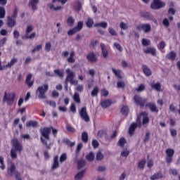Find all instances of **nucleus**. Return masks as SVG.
Instances as JSON below:
<instances>
[{"label":"nucleus","instance_id":"obj_61","mask_svg":"<svg viewBox=\"0 0 180 180\" xmlns=\"http://www.w3.org/2000/svg\"><path fill=\"white\" fill-rule=\"evenodd\" d=\"M92 146L94 148H98L99 147V142L96 139L92 141Z\"/></svg>","mask_w":180,"mask_h":180},{"label":"nucleus","instance_id":"obj_28","mask_svg":"<svg viewBox=\"0 0 180 180\" xmlns=\"http://www.w3.org/2000/svg\"><path fill=\"white\" fill-rule=\"evenodd\" d=\"M62 141L63 144H66L68 147H74V146H75V142H72L71 141H70V139H68V138L63 139Z\"/></svg>","mask_w":180,"mask_h":180},{"label":"nucleus","instance_id":"obj_45","mask_svg":"<svg viewBox=\"0 0 180 180\" xmlns=\"http://www.w3.org/2000/svg\"><path fill=\"white\" fill-rule=\"evenodd\" d=\"M54 72L58 75L60 78H64V72L60 70V69L54 70Z\"/></svg>","mask_w":180,"mask_h":180},{"label":"nucleus","instance_id":"obj_48","mask_svg":"<svg viewBox=\"0 0 180 180\" xmlns=\"http://www.w3.org/2000/svg\"><path fill=\"white\" fill-rule=\"evenodd\" d=\"M8 172H10L11 176H13V174H15V172L16 171V167H15V165H11L10 168L8 169Z\"/></svg>","mask_w":180,"mask_h":180},{"label":"nucleus","instance_id":"obj_24","mask_svg":"<svg viewBox=\"0 0 180 180\" xmlns=\"http://www.w3.org/2000/svg\"><path fill=\"white\" fill-rule=\"evenodd\" d=\"M166 58L170 61H175V58H176V53L172 51L166 56Z\"/></svg>","mask_w":180,"mask_h":180},{"label":"nucleus","instance_id":"obj_5","mask_svg":"<svg viewBox=\"0 0 180 180\" xmlns=\"http://www.w3.org/2000/svg\"><path fill=\"white\" fill-rule=\"evenodd\" d=\"M82 27H84V22L82 21H79L76 27L68 30V36H74L75 33H78V32H80V30H82Z\"/></svg>","mask_w":180,"mask_h":180},{"label":"nucleus","instance_id":"obj_50","mask_svg":"<svg viewBox=\"0 0 180 180\" xmlns=\"http://www.w3.org/2000/svg\"><path fill=\"white\" fill-rule=\"evenodd\" d=\"M150 44H151V41H150V39H147L145 38L142 39V46L147 47V46H150Z\"/></svg>","mask_w":180,"mask_h":180},{"label":"nucleus","instance_id":"obj_34","mask_svg":"<svg viewBox=\"0 0 180 180\" xmlns=\"http://www.w3.org/2000/svg\"><path fill=\"white\" fill-rule=\"evenodd\" d=\"M86 159L87 161L92 162L94 160H95V154H94L92 152H90L88 155H86Z\"/></svg>","mask_w":180,"mask_h":180},{"label":"nucleus","instance_id":"obj_57","mask_svg":"<svg viewBox=\"0 0 180 180\" xmlns=\"http://www.w3.org/2000/svg\"><path fill=\"white\" fill-rule=\"evenodd\" d=\"M51 50V43L50 42H47L46 44H45V51L49 53L50 52V51Z\"/></svg>","mask_w":180,"mask_h":180},{"label":"nucleus","instance_id":"obj_15","mask_svg":"<svg viewBox=\"0 0 180 180\" xmlns=\"http://www.w3.org/2000/svg\"><path fill=\"white\" fill-rule=\"evenodd\" d=\"M86 60L90 63H96V61H98V57H96V54H95V53L91 52L87 54Z\"/></svg>","mask_w":180,"mask_h":180},{"label":"nucleus","instance_id":"obj_19","mask_svg":"<svg viewBox=\"0 0 180 180\" xmlns=\"http://www.w3.org/2000/svg\"><path fill=\"white\" fill-rule=\"evenodd\" d=\"M60 167V162L58 161V155H55L53 157V163L51 169H57Z\"/></svg>","mask_w":180,"mask_h":180},{"label":"nucleus","instance_id":"obj_23","mask_svg":"<svg viewBox=\"0 0 180 180\" xmlns=\"http://www.w3.org/2000/svg\"><path fill=\"white\" fill-rule=\"evenodd\" d=\"M101 49L103 57L104 58H106V57H108L109 53L108 52V49H106V46L105 45V44H103V43L101 44Z\"/></svg>","mask_w":180,"mask_h":180},{"label":"nucleus","instance_id":"obj_56","mask_svg":"<svg viewBox=\"0 0 180 180\" xmlns=\"http://www.w3.org/2000/svg\"><path fill=\"white\" fill-rule=\"evenodd\" d=\"M41 49H43L41 44H39L32 50V53H36V51H40Z\"/></svg>","mask_w":180,"mask_h":180},{"label":"nucleus","instance_id":"obj_18","mask_svg":"<svg viewBox=\"0 0 180 180\" xmlns=\"http://www.w3.org/2000/svg\"><path fill=\"white\" fill-rule=\"evenodd\" d=\"M142 71L146 77H150V75H153V72L146 65H142Z\"/></svg>","mask_w":180,"mask_h":180},{"label":"nucleus","instance_id":"obj_1","mask_svg":"<svg viewBox=\"0 0 180 180\" xmlns=\"http://www.w3.org/2000/svg\"><path fill=\"white\" fill-rule=\"evenodd\" d=\"M51 130L53 137H57L58 130L54 129L53 127H44L40 129V133L41 135L40 141L43 146H44L48 150H51V147L47 143V141H50V134H51Z\"/></svg>","mask_w":180,"mask_h":180},{"label":"nucleus","instance_id":"obj_3","mask_svg":"<svg viewBox=\"0 0 180 180\" xmlns=\"http://www.w3.org/2000/svg\"><path fill=\"white\" fill-rule=\"evenodd\" d=\"M66 73L68 74L66 79H65V84H71V85H78V80L74 79L75 78V73L71 70V69H67Z\"/></svg>","mask_w":180,"mask_h":180},{"label":"nucleus","instance_id":"obj_41","mask_svg":"<svg viewBox=\"0 0 180 180\" xmlns=\"http://www.w3.org/2000/svg\"><path fill=\"white\" fill-rule=\"evenodd\" d=\"M86 162L84 160H80L77 162V168L81 169V168H84L85 167Z\"/></svg>","mask_w":180,"mask_h":180},{"label":"nucleus","instance_id":"obj_7","mask_svg":"<svg viewBox=\"0 0 180 180\" xmlns=\"http://www.w3.org/2000/svg\"><path fill=\"white\" fill-rule=\"evenodd\" d=\"M134 101L136 105H139L141 106V108H144L146 106V103H147V99L146 98H143L139 95H135L134 96Z\"/></svg>","mask_w":180,"mask_h":180},{"label":"nucleus","instance_id":"obj_49","mask_svg":"<svg viewBox=\"0 0 180 180\" xmlns=\"http://www.w3.org/2000/svg\"><path fill=\"white\" fill-rule=\"evenodd\" d=\"M98 94H99V87L96 86L91 91V96H98Z\"/></svg>","mask_w":180,"mask_h":180},{"label":"nucleus","instance_id":"obj_25","mask_svg":"<svg viewBox=\"0 0 180 180\" xmlns=\"http://www.w3.org/2000/svg\"><path fill=\"white\" fill-rule=\"evenodd\" d=\"M101 105L103 109H106V108H109L112 105V101L109 99L104 100L101 101Z\"/></svg>","mask_w":180,"mask_h":180},{"label":"nucleus","instance_id":"obj_58","mask_svg":"<svg viewBox=\"0 0 180 180\" xmlns=\"http://www.w3.org/2000/svg\"><path fill=\"white\" fill-rule=\"evenodd\" d=\"M96 160L97 161H102L103 160V155L101 152H98L96 154Z\"/></svg>","mask_w":180,"mask_h":180},{"label":"nucleus","instance_id":"obj_8","mask_svg":"<svg viewBox=\"0 0 180 180\" xmlns=\"http://www.w3.org/2000/svg\"><path fill=\"white\" fill-rule=\"evenodd\" d=\"M164 6H165V4L162 1H160V0H153L150 4L151 9H154L155 11L161 9Z\"/></svg>","mask_w":180,"mask_h":180},{"label":"nucleus","instance_id":"obj_51","mask_svg":"<svg viewBox=\"0 0 180 180\" xmlns=\"http://www.w3.org/2000/svg\"><path fill=\"white\" fill-rule=\"evenodd\" d=\"M121 113L122 115H127V113H129V107H127V105H124L121 108Z\"/></svg>","mask_w":180,"mask_h":180},{"label":"nucleus","instance_id":"obj_54","mask_svg":"<svg viewBox=\"0 0 180 180\" xmlns=\"http://www.w3.org/2000/svg\"><path fill=\"white\" fill-rule=\"evenodd\" d=\"M59 161L60 163L67 161V153H63L60 157Z\"/></svg>","mask_w":180,"mask_h":180},{"label":"nucleus","instance_id":"obj_4","mask_svg":"<svg viewBox=\"0 0 180 180\" xmlns=\"http://www.w3.org/2000/svg\"><path fill=\"white\" fill-rule=\"evenodd\" d=\"M49 91V84H45L37 88V92L39 99H46V92Z\"/></svg>","mask_w":180,"mask_h":180},{"label":"nucleus","instance_id":"obj_53","mask_svg":"<svg viewBox=\"0 0 180 180\" xmlns=\"http://www.w3.org/2000/svg\"><path fill=\"white\" fill-rule=\"evenodd\" d=\"M17 150H14L13 148L11 150V156L13 160H16L18 158V153H16Z\"/></svg>","mask_w":180,"mask_h":180},{"label":"nucleus","instance_id":"obj_30","mask_svg":"<svg viewBox=\"0 0 180 180\" xmlns=\"http://www.w3.org/2000/svg\"><path fill=\"white\" fill-rule=\"evenodd\" d=\"M162 178V173H161V172L155 173L153 175L150 176L151 180L161 179Z\"/></svg>","mask_w":180,"mask_h":180},{"label":"nucleus","instance_id":"obj_27","mask_svg":"<svg viewBox=\"0 0 180 180\" xmlns=\"http://www.w3.org/2000/svg\"><path fill=\"white\" fill-rule=\"evenodd\" d=\"M74 57H75V51H72L70 53V57L67 59L68 63L70 64L75 63V58Z\"/></svg>","mask_w":180,"mask_h":180},{"label":"nucleus","instance_id":"obj_16","mask_svg":"<svg viewBox=\"0 0 180 180\" xmlns=\"http://www.w3.org/2000/svg\"><path fill=\"white\" fill-rule=\"evenodd\" d=\"M146 108H148L150 112H155V113H158V108H157V105H155V103H148L146 104Z\"/></svg>","mask_w":180,"mask_h":180},{"label":"nucleus","instance_id":"obj_10","mask_svg":"<svg viewBox=\"0 0 180 180\" xmlns=\"http://www.w3.org/2000/svg\"><path fill=\"white\" fill-rule=\"evenodd\" d=\"M12 144H13L14 150L18 151V153H22L23 150V146H22V143L19 142V140H18V139H13Z\"/></svg>","mask_w":180,"mask_h":180},{"label":"nucleus","instance_id":"obj_64","mask_svg":"<svg viewBox=\"0 0 180 180\" xmlns=\"http://www.w3.org/2000/svg\"><path fill=\"white\" fill-rule=\"evenodd\" d=\"M117 88H124V86H126V84L124 82H117Z\"/></svg>","mask_w":180,"mask_h":180},{"label":"nucleus","instance_id":"obj_62","mask_svg":"<svg viewBox=\"0 0 180 180\" xmlns=\"http://www.w3.org/2000/svg\"><path fill=\"white\" fill-rule=\"evenodd\" d=\"M165 46H166L165 41H162L160 43V46H158V49L159 50H163V49H165Z\"/></svg>","mask_w":180,"mask_h":180},{"label":"nucleus","instance_id":"obj_13","mask_svg":"<svg viewBox=\"0 0 180 180\" xmlns=\"http://www.w3.org/2000/svg\"><path fill=\"white\" fill-rule=\"evenodd\" d=\"M143 53L145 54H151V56L155 57L157 56V49L155 47H147L143 49Z\"/></svg>","mask_w":180,"mask_h":180},{"label":"nucleus","instance_id":"obj_46","mask_svg":"<svg viewBox=\"0 0 180 180\" xmlns=\"http://www.w3.org/2000/svg\"><path fill=\"white\" fill-rule=\"evenodd\" d=\"M66 130L67 131H68L69 133H75V131H77V130L75 129V128H74L72 126L70 125V124H67L66 125Z\"/></svg>","mask_w":180,"mask_h":180},{"label":"nucleus","instance_id":"obj_55","mask_svg":"<svg viewBox=\"0 0 180 180\" xmlns=\"http://www.w3.org/2000/svg\"><path fill=\"white\" fill-rule=\"evenodd\" d=\"M18 8L15 7L14 11L13 12V14L11 15V18H12V19H16V18L18 17Z\"/></svg>","mask_w":180,"mask_h":180},{"label":"nucleus","instance_id":"obj_60","mask_svg":"<svg viewBox=\"0 0 180 180\" xmlns=\"http://www.w3.org/2000/svg\"><path fill=\"white\" fill-rule=\"evenodd\" d=\"M142 17L146 19L147 20H150V19H151V14H150V13H144L142 15Z\"/></svg>","mask_w":180,"mask_h":180},{"label":"nucleus","instance_id":"obj_11","mask_svg":"<svg viewBox=\"0 0 180 180\" xmlns=\"http://www.w3.org/2000/svg\"><path fill=\"white\" fill-rule=\"evenodd\" d=\"M80 117L84 120V122H89L91 119L89 118V115H88V112H86V107H82L79 111Z\"/></svg>","mask_w":180,"mask_h":180},{"label":"nucleus","instance_id":"obj_35","mask_svg":"<svg viewBox=\"0 0 180 180\" xmlns=\"http://www.w3.org/2000/svg\"><path fill=\"white\" fill-rule=\"evenodd\" d=\"M89 140L88 132L84 131L82 133V141L83 143H86Z\"/></svg>","mask_w":180,"mask_h":180},{"label":"nucleus","instance_id":"obj_9","mask_svg":"<svg viewBox=\"0 0 180 180\" xmlns=\"http://www.w3.org/2000/svg\"><path fill=\"white\" fill-rule=\"evenodd\" d=\"M136 30L139 32L143 30L144 33H150L151 32V25L150 24H139L136 27Z\"/></svg>","mask_w":180,"mask_h":180},{"label":"nucleus","instance_id":"obj_12","mask_svg":"<svg viewBox=\"0 0 180 180\" xmlns=\"http://www.w3.org/2000/svg\"><path fill=\"white\" fill-rule=\"evenodd\" d=\"M33 32V26L29 25L27 27L25 38V39H34L36 37V32H32L30 35L29 34Z\"/></svg>","mask_w":180,"mask_h":180},{"label":"nucleus","instance_id":"obj_44","mask_svg":"<svg viewBox=\"0 0 180 180\" xmlns=\"http://www.w3.org/2000/svg\"><path fill=\"white\" fill-rule=\"evenodd\" d=\"M126 139L122 137L118 141L117 146H119L120 147H124V144H126Z\"/></svg>","mask_w":180,"mask_h":180},{"label":"nucleus","instance_id":"obj_6","mask_svg":"<svg viewBox=\"0 0 180 180\" xmlns=\"http://www.w3.org/2000/svg\"><path fill=\"white\" fill-rule=\"evenodd\" d=\"M166 153V162L167 164H171V162H172V158H174V154H175V150H174V149L172 148H167L165 150Z\"/></svg>","mask_w":180,"mask_h":180},{"label":"nucleus","instance_id":"obj_36","mask_svg":"<svg viewBox=\"0 0 180 180\" xmlns=\"http://www.w3.org/2000/svg\"><path fill=\"white\" fill-rule=\"evenodd\" d=\"M49 9H51V11H61V9H63V6H58L56 7L54 6V4H49Z\"/></svg>","mask_w":180,"mask_h":180},{"label":"nucleus","instance_id":"obj_47","mask_svg":"<svg viewBox=\"0 0 180 180\" xmlns=\"http://www.w3.org/2000/svg\"><path fill=\"white\" fill-rule=\"evenodd\" d=\"M73 100L76 103H81V98H79V94L78 93H75Z\"/></svg>","mask_w":180,"mask_h":180},{"label":"nucleus","instance_id":"obj_20","mask_svg":"<svg viewBox=\"0 0 180 180\" xmlns=\"http://www.w3.org/2000/svg\"><path fill=\"white\" fill-rule=\"evenodd\" d=\"M39 0H30L29 6H31L32 11L37 9V5H39Z\"/></svg>","mask_w":180,"mask_h":180},{"label":"nucleus","instance_id":"obj_21","mask_svg":"<svg viewBox=\"0 0 180 180\" xmlns=\"http://www.w3.org/2000/svg\"><path fill=\"white\" fill-rule=\"evenodd\" d=\"M32 77H33V75H32V73H30L27 75L26 79H25V84H27L29 88H32V86H33L34 82L31 81Z\"/></svg>","mask_w":180,"mask_h":180},{"label":"nucleus","instance_id":"obj_40","mask_svg":"<svg viewBox=\"0 0 180 180\" xmlns=\"http://www.w3.org/2000/svg\"><path fill=\"white\" fill-rule=\"evenodd\" d=\"M146 166V159H142L138 163V168L139 169H144V167Z\"/></svg>","mask_w":180,"mask_h":180},{"label":"nucleus","instance_id":"obj_17","mask_svg":"<svg viewBox=\"0 0 180 180\" xmlns=\"http://www.w3.org/2000/svg\"><path fill=\"white\" fill-rule=\"evenodd\" d=\"M141 116H143L142 120V124L144 126L150 122V118L148 117V114L146 112H141L140 113Z\"/></svg>","mask_w":180,"mask_h":180},{"label":"nucleus","instance_id":"obj_14","mask_svg":"<svg viewBox=\"0 0 180 180\" xmlns=\"http://www.w3.org/2000/svg\"><path fill=\"white\" fill-rule=\"evenodd\" d=\"M7 26L12 29V27H15L16 26V19L12 18L11 15L7 16Z\"/></svg>","mask_w":180,"mask_h":180},{"label":"nucleus","instance_id":"obj_22","mask_svg":"<svg viewBox=\"0 0 180 180\" xmlns=\"http://www.w3.org/2000/svg\"><path fill=\"white\" fill-rule=\"evenodd\" d=\"M137 127H139L137 126V124L136 122H134L130 125L129 128V136H133V134H134V131H136V129H137Z\"/></svg>","mask_w":180,"mask_h":180},{"label":"nucleus","instance_id":"obj_43","mask_svg":"<svg viewBox=\"0 0 180 180\" xmlns=\"http://www.w3.org/2000/svg\"><path fill=\"white\" fill-rule=\"evenodd\" d=\"M86 25L87 26V27L91 29V27L94 26V20L91 18H89L87 19V21L86 22Z\"/></svg>","mask_w":180,"mask_h":180},{"label":"nucleus","instance_id":"obj_26","mask_svg":"<svg viewBox=\"0 0 180 180\" xmlns=\"http://www.w3.org/2000/svg\"><path fill=\"white\" fill-rule=\"evenodd\" d=\"M39 126V122L34 120H30L26 124V127L37 128Z\"/></svg>","mask_w":180,"mask_h":180},{"label":"nucleus","instance_id":"obj_39","mask_svg":"<svg viewBox=\"0 0 180 180\" xmlns=\"http://www.w3.org/2000/svg\"><path fill=\"white\" fill-rule=\"evenodd\" d=\"M75 4L76 5L75 6V11L79 12L81 11V8H82V4H81V1H79V0H77Z\"/></svg>","mask_w":180,"mask_h":180},{"label":"nucleus","instance_id":"obj_37","mask_svg":"<svg viewBox=\"0 0 180 180\" xmlns=\"http://www.w3.org/2000/svg\"><path fill=\"white\" fill-rule=\"evenodd\" d=\"M67 25L69 26H74V23H75V19L72 18V16L68 17L66 20Z\"/></svg>","mask_w":180,"mask_h":180},{"label":"nucleus","instance_id":"obj_31","mask_svg":"<svg viewBox=\"0 0 180 180\" xmlns=\"http://www.w3.org/2000/svg\"><path fill=\"white\" fill-rule=\"evenodd\" d=\"M151 89H155L158 92H161V83L157 82L155 84H151Z\"/></svg>","mask_w":180,"mask_h":180},{"label":"nucleus","instance_id":"obj_33","mask_svg":"<svg viewBox=\"0 0 180 180\" xmlns=\"http://www.w3.org/2000/svg\"><path fill=\"white\" fill-rule=\"evenodd\" d=\"M112 71L113 74H115V77H117L119 79H122V71L120 70H116V69L112 68Z\"/></svg>","mask_w":180,"mask_h":180},{"label":"nucleus","instance_id":"obj_59","mask_svg":"<svg viewBox=\"0 0 180 180\" xmlns=\"http://www.w3.org/2000/svg\"><path fill=\"white\" fill-rule=\"evenodd\" d=\"M114 46L117 49V50H119L120 52L123 51V48L122 47L120 44H119L117 42H115Z\"/></svg>","mask_w":180,"mask_h":180},{"label":"nucleus","instance_id":"obj_42","mask_svg":"<svg viewBox=\"0 0 180 180\" xmlns=\"http://www.w3.org/2000/svg\"><path fill=\"white\" fill-rule=\"evenodd\" d=\"M5 15H6L5 7L0 6V19H4V18H5Z\"/></svg>","mask_w":180,"mask_h":180},{"label":"nucleus","instance_id":"obj_38","mask_svg":"<svg viewBox=\"0 0 180 180\" xmlns=\"http://www.w3.org/2000/svg\"><path fill=\"white\" fill-rule=\"evenodd\" d=\"M95 27H103V29H106L108 27V22H101L98 23H96L94 25Z\"/></svg>","mask_w":180,"mask_h":180},{"label":"nucleus","instance_id":"obj_52","mask_svg":"<svg viewBox=\"0 0 180 180\" xmlns=\"http://www.w3.org/2000/svg\"><path fill=\"white\" fill-rule=\"evenodd\" d=\"M135 90L136 92H143V91L146 90V85H144V84H141Z\"/></svg>","mask_w":180,"mask_h":180},{"label":"nucleus","instance_id":"obj_63","mask_svg":"<svg viewBox=\"0 0 180 180\" xmlns=\"http://www.w3.org/2000/svg\"><path fill=\"white\" fill-rule=\"evenodd\" d=\"M108 32L112 36H117V32H116L115 30H114V29L112 27L108 29Z\"/></svg>","mask_w":180,"mask_h":180},{"label":"nucleus","instance_id":"obj_29","mask_svg":"<svg viewBox=\"0 0 180 180\" xmlns=\"http://www.w3.org/2000/svg\"><path fill=\"white\" fill-rule=\"evenodd\" d=\"M18 63V58H13L10 62L6 65V68H11Z\"/></svg>","mask_w":180,"mask_h":180},{"label":"nucleus","instance_id":"obj_32","mask_svg":"<svg viewBox=\"0 0 180 180\" xmlns=\"http://www.w3.org/2000/svg\"><path fill=\"white\" fill-rule=\"evenodd\" d=\"M85 174V170H82L81 172H78L75 176V180H81L84 177V175Z\"/></svg>","mask_w":180,"mask_h":180},{"label":"nucleus","instance_id":"obj_2","mask_svg":"<svg viewBox=\"0 0 180 180\" xmlns=\"http://www.w3.org/2000/svg\"><path fill=\"white\" fill-rule=\"evenodd\" d=\"M15 99H16V94L15 92H4L3 102H6L8 106H12V105H13V103L15 102Z\"/></svg>","mask_w":180,"mask_h":180}]
</instances>
